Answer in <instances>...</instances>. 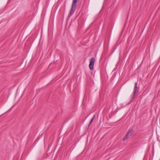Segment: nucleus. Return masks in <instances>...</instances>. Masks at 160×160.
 Returning <instances> with one entry per match:
<instances>
[{
	"label": "nucleus",
	"mask_w": 160,
	"mask_h": 160,
	"mask_svg": "<svg viewBox=\"0 0 160 160\" xmlns=\"http://www.w3.org/2000/svg\"><path fill=\"white\" fill-rule=\"evenodd\" d=\"M78 0H73L72 1V3L71 8L70 11L68 15L69 17H70L74 12V10H73V8H75L76 5Z\"/></svg>",
	"instance_id": "1"
},
{
	"label": "nucleus",
	"mask_w": 160,
	"mask_h": 160,
	"mask_svg": "<svg viewBox=\"0 0 160 160\" xmlns=\"http://www.w3.org/2000/svg\"><path fill=\"white\" fill-rule=\"evenodd\" d=\"M133 133V131L132 129L129 130L127 132L123 140L124 141L125 139H128L129 137L132 136Z\"/></svg>",
	"instance_id": "2"
},
{
	"label": "nucleus",
	"mask_w": 160,
	"mask_h": 160,
	"mask_svg": "<svg viewBox=\"0 0 160 160\" xmlns=\"http://www.w3.org/2000/svg\"><path fill=\"white\" fill-rule=\"evenodd\" d=\"M95 61V59L94 58H92L90 60L89 68L91 70H92L93 69Z\"/></svg>",
	"instance_id": "3"
},
{
	"label": "nucleus",
	"mask_w": 160,
	"mask_h": 160,
	"mask_svg": "<svg viewBox=\"0 0 160 160\" xmlns=\"http://www.w3.org/2000/svg\"><path fill=\"white\" fill-rule=\"evenodd\" d=\"M137 82H135V86L134 88V91L132 93V98H134V96L136 92H138V87L137 86Z\"/></svg>",
	"instance_id": "4"
},
{
	"label": "nucleus",
	"mask_w": 160,
	"mask_h": 160,
	"mask_svg": "<svg viewBox=\"0 0 160 160\" xmlns=\"http://www.w3.org/2000/svg\"><path fill=\"white\" fill-rule=\"evenodd\" d=\"M95 115H94V117H95ZM94 117H93V118L91 119V121H90V123H89V124H91L92 123V122L93 121V119H94Z\"/></svg>",
	"instance_id": "5"
}]
</instances>
